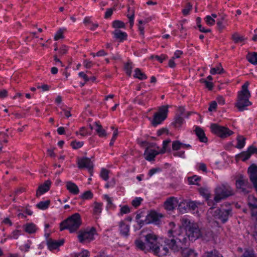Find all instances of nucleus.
<instances>
[{"instance_id":"obj_1","label":"nucleus","mask_w":257,"mask_h":257,"mask_svg":"<svg viewBox=\"0 0 257 257\" xmlns=\"http://www.w3.org/2000/svg\"><path fill=\"white\" fill-rule=\"evenodd\" d=\"M169 229L168 235L169 237L172 236L171 239L161 238L156 245L151 251L153 253L158 256H163L169 253V249L174 251H178L180 248L183 247V245L187 243V239L183 234L180 233L179 230H174L176 224L173 222L169 223Z\"/></svg>"},{"instance_id":"obj_2","label":"nucleus","mask_w":257,"mask_h":257,"mask_svg":"<svg viewBox=\"0 0 257 257\" xmlns=\"http://www.w3.org/2000/svg\"><path fill=\"white\" fill-rule=\"evenodd\" d=\"M182 223L184 228L185 232L182 231V227L179 225H176V227L174 228V230H180V233L183 234L189 242V241H194L202 236L201 230L196 223L191 222L187 218H183Z\"/></svg>"},{"instance_id":"obj_3","label":"nucleus","mask_w":257,"mask_h":257,"mask_svg":"<svg viewBox=\"0 0 257 257\" xmlns=\"http://www.w3.org/2000/svg\"><path fill=\"white\" fill-rule=\"evenodd\" d=\"M249 83L246 82L241 87V90L238 92L237 100L235 103V106L239 111H243L246 109V107L252 104L249 101L250 93L248 90Z\"/></svg>"},{"instance_id":"obj_4","label":"nucleus","mask_w":257,"mask_h":257,"mask_svg":"<svg viewBox=\"0 0 257 257\" xmlns=\"http://www.w3.org/2000/svg\"><path fill=\"white\" fill-rule=\"evenodd\" d=\"M81 218L78 213H74L60 223V230L68 229L70 232L76 231L81 224Z\"/></svg>"},{"instance_id":"obj_5","label":"nucleus","mask_w":257,"mask_h":257,"mask_svg":"<svg viewBox=\"0 0 257 257\" xmlns=\"http://www.w3.org/2000/svg\"><path fill=\"white\" fill-rule=\"evenodd\" d=\"M145 242H143L141 239H138L135 241L136 246L138 248L146 251L150 249L151 251L155 247L159 239L157 238L156 235L154 233H148L145 236Z\"/></svg>"},{"instance_id":"obj_6","label":"nucleus","mask_w":257,"mask_h":257,"mask_svg":"<svg viewBox=\"0 0 257 257\" xmlns=\"http://www.w3.org/2000/svg\"><path fill=\"white\" fill-rule=\"evenodd\" d=\"M214 192V201L215 203L219 202L221 200L234 194L233 189L227 184H221L215 188Z\"/></svg>"},{"instance_id":"obj_7","label":"nucleus","mask_w":257,"mask_h":257,"mask_svg":"<svg viewBox=\"0 0 257 257\" xmlns=\"http://www.w3.org/2000/svg\"><path fill=\"white\" fill-rule=\"evenodd\" d=\"M97 234L96 228L91 227L90 228H86L84 230L79 231L78 235V238L80 242L84 243L90 242L94 239V235Z\"/></svg>"},{"instance_id":"obj_8","label":"nucleus","mask_w":257,"mask_h":257,"mask_svg":"<svg viewBox=\"0 0 257 257\" xmlns=\"http://www.w3.org/2000/svg\"><path fill=\"white\" fill-rule=\"evenodd\" d=\"M168 105H163L159 107L158 111L155 113L151 124L156 126L161 124L167 117L168 113Z\"/></svg>"},{"instance_id":"obj_9","label":"nucleus","mask_w":257,"mask_h":257,"mask_svg":"<svg viewBox=\"0 0 257 257\" xmlns=\"http://www.w3.org/2000/svg\"><path fill=\"white\" fill-rule=\"evenodd\" d=\"M210 129L212 133L222 139L226 138L232 135L233 133V132L228 127L219 125L217 123L211 124Z\"/></svg>"},{"instance_id":"obj_10","label":"nucleus","mask_w":257,"mask_h":257,"mask_svg":"<svg viewBox=\"0 0 257 257\" xmlns=\"http://www.w3.org/2000/svg\"><path fill=\"white\" fill-rule=\"evenodd\" d=\"M231 213V209L230 208H218L214 211V216L215 218L221 220L222 223H225L228 219Z\"/></svg>"},{"instance_id":"obj_11","label":"nucleus","mask_w":257,"mask_h":257,"mask_svg":"<svg viewBox=\"0 0 257 257\" xmlns=\"http://www.w3.org/2000/svg\"><path fill=\"white\" fill-rule=\"evenodd\" d=\"M236 186L240 192L244 194H246L249 192L250 185L247 179L243 176H240L236 181Z\"/></svg>"},{"instance_id":"obj_12","label":"nucleus","mask_w":257,"mask_h":257,"mask_svg":"<svg viewBox=\"0 0 257 257\" xmlns=\"http://www.w3.org/2000/svg\"><path fill=\"white\" fill-rule=\"evenodd\" d=\"M77 164L79 169L86 168L91 175H92L93 164L90 159L87 157L79 158L77 161Z\"/></svg>"},{"instance_id":"obj_13","label":"nucleus","mask_w":257,"mask_h":257,"mask_svg":"<svg viewBox=\"0 0 257 257\" xmlns=\"http://www.w3.org/2000/svg\"><path fill=\"white\" fill-rule=\"evenodd\" d=\"M163 215L161 213H158L155 211H151L146 216V223H154L155 224H159L161 222V219Z\"/></svg>"},{"instance_id":"obj_14","label":"nucleus","mask_w":257,"mask_h":257,"mask_svg":"<svg viewBox=\"0 0 257 257\" xmlns=\"http://www.w3.org/2000/svg\"><path fill=\"white\" fill-rule=\"evenodd\" d=\"M248 173L251 182L257 193V165L253 164L248 168Z\"/></svg>"},{"instance_id":"obj_15","label":"nucleus","mask_w":257,"mask_h":257,"mask_svg":"<svg viewBox=\"0 0 257 257\" xmlns=\"http://www.w3.org/2000/svg\"><path fill=\"white\" fill-rule=\"evenodd\" d=\"M179 202L176 198L171 197L169 198L164 202V208L168 211H172L177 206Z\"/></svg>"},{"instance_id":"obj_16","label":"nucleus","mask_w":257,"mask_h":257,"mask_svg":"<svg viewBox=\"0 0 257 257\" xmlns=\"http://www.w3.org/2000/svg\"><path fill=\"white\" fill-rule=\"evenodd\" d=\"M51 182L49 180H47L45 183L40 185L36 191V196L39 197L42 195L48 192L50 188Z\"/></svg>"},{"instance_id":"obj_17","label":"nucleus","mask_w":257,"mask_h":257,"mask_svg":"<svg viewBox=\"0 0 257 257\" xmlns=\"http://www.w3.org/2000/svg\"><path fill=\"white\" fill-rule=\"evenodd\" d=\"M189 242L187 240V243L186 244H183V247L180 248L179 250H182V254L183 257H196L197 253L195 252L194 250L186 247L189 245Z\"/></svg>"},{"instance_id":"obj_18","label":"nucleus","mask_w":257,"mask_h":257,"mask_svg":"<svg viewBox=\"0 0 257 257\" xmlns=\"http://www.w3.org/2000/svg\"><path fill=\"white\" fill-rule=\"evenodd\" d=\"M64 241L63 240H56L53 239H48L47 241L48 248L50 250H53L58 248L59 246L63 245Z\"/></svg>"},{"instance_id":"obj_19","label":"nucleus","mask_w":257,"mask_h":257,"mask_svg":"<svg viewBox=\"0 0 257 257\" xmlns=\"http://www.w3.org/2000/svg\"><path fill=\"white\" fill-rule=\"evenodd\" d=\"M150 99L149 95L142 93L136 97L134 100L135 103L143 106H145Z\"/></svg>"},{"instance_id":"obj_20","label":"nucleus","mask_w":257,"mask_h":257,"mask_svg":"<svg viewBox=\"0 0 257 257\" xmlns=\"http://www.w3.org/2000/svg\"><path fill=\"white\" fill-rule=\"evenodd\" d=\"M172 148L173 151H178L181 148L190 149L192 147L190 144H184L179 141L176 140L172 142Z\"/></svg>"},{"instance_id":"obj_21","label":"nucleus","mask_w":257,"mask_h":257,"mask_svg":"<svg viewBox=\"0 0 257 257\" xmlns=\"http://www.w3.org/2000/svg\"><path fill=\"white\" fill-rule=\"evenodd\" d=\"M112 34L113 35V38L119 42H123L126 40L127 35L126 33L122 32L119 29H115Z\"/></svg>"},{"instance_id":"obj_22","label":"nucleus","mask_w":257,"mask_h":257,"mask_svg":"<svg viewBox=\"0 0 257 257\" xmlns=\"http://www.w3.org/2000/svg\"><path fill=\"white\" fill-rule=\"evenodd\" d=\"M227 20L225 15L221 16L218 18L216 22L217 28L220 32L225 29L227 26Z\"/></svg>"},{"instance_id":"obj_23","label":"nucleus","mask_w":257,"mask_h":257,"mask_svg":"<svg viewBox=\"0 0 257 257\" xmlns=\"http://www.w3.org/2000/svg\"><path fill=\"white\" fill-rule=\"evenodd\" d=\"M158 155V151L155 150L149 149L147 148L144 152L145 159L148 161L154 160L156 156Z\"/></svg>"},{"instance_id":"obj_24","label":"nucleus","mask_w":257,"mask_h":257,"mask_svg":"<svg viewBox=\"0 0 257 257\" xmlns=\"http://www.w3.org/2000/svg\"><path fill=\"white\" fill-rule=\"evenodd\" d=\"M66 187L67 189L73 195H77L79 193V189L78 187L73 182L71 181L67 182Z\"/></svg>"},{"instance_id":"obj_25","label":"nucleus","mask_w":257,"mask_h":257,"mask_svg":"<svg viewBox=\"0 0 257 257\" xmlns=\"http://www.w3.org/2000/svg\"><path fill=\"white\" fill-rule=\"evenodd\" d=\"M247 204L251 209L255 210L257 209V198L253 195H249L247 198Z\"/></svg>"},{"instance_id":"obj_26","label":"nucleus","mask_w":257,"mask_h":257,"mask_svg":"<svg viewBox=\"0 0 257 257\" xmlns=\"http://www.w3.org/2000/svg\"><path fill=\"white\" fill-rule=\"evenodd\" d=\"M199 193L200 195H202L207 201V204L208 205L211 206V205H214V203L213 202V201L209 200L210 197V193L208 189L204 188H201L199 189Z\"/></svg>"},{"instance_id":"obj_27","label":"nucleus","mask_w":257,"mask_h":257,"mask_svg":"<svg viewBox=\"0 0 257 257\" xmlns=\"http://www.w3.org/2000/svg\"><path fill=\"white\" fill-rule=\"evenodd\" d=\"M119 231L121 235L127 236L129 234L130 226L121 221L119 223Z\"/></svg>"},{"instance_id":"obj_28","label":"nucleus","mask_w":257,"mask_h":257,"mask_svg":"<svg viewBox=\"0 0 257 257\" xmlns=\"http://www.w3.org/2000/svg\"><path fill=\"white\" fill-rule=\"evenodd\" d=\"M195 134L200 142L202 143L207 142V138L206 137L204 131L201 128L197 127L195 129Z\"/></svg>"},{"instance_id":"obj_29","label":"nucleus","mask_w":257,"mask_h":257,"mask_svg":"<svg viewBox=\"0 0 257 257\" xmlns=\"http://www.w3.org/2000/svg\"><path fill=\"white\" fill-rule=\"evenodd\" d=\"M127 12L128 14L126 15V17L129 20V23L131 27H132L134 25V18H135V10L133 8H131L130 5L127 6Z\"/></svg>"},{"instance_id":"obj_30","label":"nucleus","mask_w":257,"mask_h":257,"mask_svg":"<svg viewBox=\"0 0 257 257\" xmlns=\"http://www.w3.org/2000/svg\"><path fill=\"white\" fill-rule=\"evenodd\" d=\"M51 201L50 200L41 201L36 205V207L39 209L45 210L49 207Z\"/></svg>"},{"instance_id":"obj_31","label":"nucleus","mask_w":257,"mask_h":257,"mask_svg":"<svg viewBox=\"0 0 257 257\" xmlns=\"http://www.w3.org/2000/svg\"><path fill=\"white\" fill-rule=\"evenodd\" d=\"M103 204L102 203L95 202L94 203L93 214L95 215H99L102 210Z\"/></svg>"},{"instance_id":"obj_32","label":"nucleus","mask_w":257,"mask_h":257,"mask_svg":"<svg viewBox=\"0 0 257 257\" xmlns=\"http://www.w3.org/2000/svg\"><path fill=\"white\" fill-rule=\"evenodd\" d=\"M134 77L140 80H145L147 78L146 75L144 72H142L139 68L135 69Z\"/></svg>"},{"instance_id":"obj_33","label":"nucleus","mask_w":257,"mask_h":257,"mask_svg":"<svg viewBox=\"0 0 257 257\" xmlns=\"http://www.w3.org/2000/svg\"><path fill=\"white\" fill-rule=\"evenodd\" d=\"M247 60L254 65H257V52L248 53L246 56Z\"/></svg>"},{"instance_id":"obj_34","label":"nucleus","mask_w":257,"mask_h":257,"mask_svg":"<svg viewBox=\"0 0 257 257\" xmlns=\"http://www.w3.org/2000/svg\"><path fill=\"white\" fill-rule=\"evenodd\" d=\"M202 257H223L218 251L214 250L204 253Z\"/></svg>"},{"instance_id":"obj_35","label":"nucleus","mask_w":257,"mask_h":257,"mask_svg":"<svg viewBox=\"0 0 257 257\" xmlns=\"http://www.w3.org/2000/svg\"><path fill=\"white\" fill-rule=\"evenodd\" d=\"M231 39L235 43L242 42L245 40V38L239 35L237 33H234L232 35Z\"/></svg>"},{"instance_id":"obj_36","label":"nucleus","mask_w":257,"mask_h":257,"mask_svg":"<svg viewBox=\"0 0 257 257\" xmlns=\"http://www.w3.org/2000/svg\"><path fill=\"white\" fill-rule=\"evenodd\" d=\"M95 124L96 126V132L98 134V136L100 137H103L106 136V131L102 128L101 125L97 122H95Z\"/></svg>"},{"instance_id":"obj_37","label":"nucleus","mask_w":257,"mask_h":257,"mask_svg":"<svg viewBox=\"0 0 257 257\" xmlns=\"http://www.w3.org/2000/svg\"><path fill=\"white\" fill-rule=\"evenodd\" d=\"M223 69L220 64L218 65L215 67L211 68L210 73L212 75H215L216 74H221L223 72Z\"/></svg>"},{"instance_id":"obj_38","label":"nucleus","mask_w":257,"mask_h":257,"mask_svg":"<svg viewBox=\"0 0 257 257\" xmlns=\"http://www.w3.org/2000/svg\"><path fill=\"white\" fill-rule=\"evenodd\" d=\"M184 121V118L178 115L175 117V120L173 122H172V124L174 125L175 127H179L181 126Z\"/></svg>"},{"instance_id":"obj_39","label":"nucleus","mask_w":257,"mask_h":257,"mask_svg":"<svg viewBox=\"0 0 257 257\" xmlns=\"http://www.w3.org/2000/svg\"><path fill=\"white\" fill-rule=\"evenodd\" d=\"M201 179L200 177L197 175H194L192 177L188 178L189 184L190 185H197L198 182Z\"/></svg>"},{"instance_id":"obj_40","label":"nucleus","mask_w":257,"mask_h":257,"mask_svg":"<svg viewBox=\"0 0 257 257\" xmlns=\"http://www.w3.org/2000/svg\"><path fill=\"white\" fill-rule=\"evenodd\" d=\"M93 196V194L92 192L88 190L82 194L81 196H80V198L83 200H89L92 198Z\"/></svg>"},{"instance_id":"obj_41","label":"nucleus","mask_w":257,"mask_h":257,"mask_svg":"<svg viewBox=\"0 0 257 257\" xmlns=\"http://www.w3.org/2000/svg\"><path fill=\"white\" fill-rule=\"evenodd\" d=\"M245 139L242 136L238 137L237 139V144L236 147L238 149H242L245 145Z\"/></svg>"},{"instance_id":"obj_42","label":"nucleus","mask_w":257,"mask_h":257,"mask_svg":"<svg viewBox=\"0 0 257 257\" xmlns=\"http://www.w3.org/2000/svg\"><path fill=\"white\" fill-rule=\"evenodd\" d=\"M103 198L107 202L106 208L107 209H112L114 207V205L112 203V199L110 198L108 195H104Z\"/></svg>"},{"instance_id":"obj_43","label":"nucleus","mask_w":257,"mask_h":257,"mask_svg":"<svg viewBox=\"0 0 257 257\" xmlns=\"http://www.w3.org/2000/svg\"><path fill=\"white\" fill-rule=\"evenodd\" d=\"M192 9V5L190 3H186L184 9L182 10L183 15L185 16H187Z\"/></svg>"},{"instance_id":"obj_44","label":"nucleus","mask_w":257,"mask_h":257,"mask_svg":"<svg viewBox=\"0 0 257 257\" xmlns=\"http://www.w3.org/2000/svg\"><path fill=\"white\" fill-rule=\"evenodd\" d=\"M250 157V153L248 152L247 151L246 152H243L238 156V158L239 159L241 160L242 161H245L247 159H248Z\"/></svg>"},{"instance_id":"obj_45","label":"nucleus","mask_w":257,"mask_h":257,"mask_svg":"<svg viewBox=\"0 0 257 257\" xmlns=\"http://www.w3.org/2000/svg\"><path fill=\"white\" fill-rule=\"evenodd\" d=\"M112 26L116 29L125 28V24L119 20H115L112 23Z\"/></svg>"},{"instance_id":"obj_46","label":"nucleus","mask_w":257,"mask_h":257,"mask_svg":"<svg viewBox=\"0 0 257 257\" xmlns=\"http://www.w3.org/2000/svg\"><path fill=\"white\" fill-rule=\"evenodd\" d=\"M241 257H256L254 251L252 249H246Z\"/></svg>"},{"instance_id":"obj_47","label":"nucleus","mask_w":257,"mask_h":257,"mask_svg":"<svg viewBox=\"0 0 257 257\" xmlns=\"http://www.w3.org/2000/svg\"><path fill=\"white\" fill-rule=\"evenodd\" d=\"M204 21L205 23L209 26H211L214 25L215 21L211 16H206L204 19Z\"/></svg>"},{"instance_id":"obj_48","label":"nucleus","mask_w":257,"mask_h":257,"mask_svg":"<svg viewBox=\"0 0 257 257\" xmlns=\"http://www.w3.org/2000/svg\"><path fill=\"white\" fill-rule=\"evenodd\" d=\"M109 171L106 169H102L100 172V176L104 181H107L109 178Z\"/></svg>"},{"instance_id":"obj_49","label":"nucleus","mask_w":257,"mask_h":257,"mask_svg":"<svg viewBox=\"0 0 257 257\" xmlns=\"http://www.w3.org/2000/svg\"><path fill=\"white\" fill-rule=\"evenodd\" d=\"M72 257H89V252L84 250L79 253H74L72 254Z\"/></svg>"},{"instance_id":"obj_50","label":"nucleus","mask_w":257,"mask_h":257,"mask_svg":"<svg viewBox=\"0 0 257 257\" xmlns=\"http://www.w3.org/2000/svg\"><path fill=\"white\" fill-rule=\"evenodd\" d=\"M84 145V143L83 142H77V141H73L71 143V146L74 149H78L81 148Z\"/></svg>"},{"instance_id":"obj_51","label":"nucleus","mask_w":257,"mask_h":257,"mask_svg":"<svg viewBox=\"0 0 257 257\" xmlns=\"http://www.w3.org/2000/svg\"><path fill=\"white\" fill-rule=\"evenodd\" d=\"M31 242L30 240H28V242L25 244L21 245L20 247V249L23 251H28L31 248Z\"/></svg>"},{"instance_id":"obj_52","label":"nucleus","mask_w":257,"mask_h":257,"mask_svg":"<svg viewBox=\"0 0 257 257\" xmlns=\"http://www.w3.org/2000/svg\"><path fill=\"white\" fill-rule=\"evenodd\" d=\"M200 82L202 83H204L206 87L209 90H212L213 87L212 82L208 81L204 79H201L200 80Z\"/></svg>"},{"instance_id":"obj_53","label":"nucleus","mask_w":257,"mask_h":257,"mask_svg":"<svg viewBox=\"0 0 257 257\" xmlns=\"http://www.w3.org/2000/svg\"><path fill=\"white\" fill-rule=\"evenodd\" d=\"M124 68L126 71V74L130 76L132 74V69H133V66H132V63L131 62H127L126 64H125L124 66Z\"/></svg>"},{"instance_id":"obj_54","label":"nucleus","mask_w":257,"mask_h":257,"mask_svg":"<svg viewBox=\"0 0 257 257\" xmlns=\"http://www.w3.org/2000/svg\"><path fill=\"white\" fill-rule=\"evenodd\" d=\"M143 199L141 197H136L132 202V204L133 206L137 207L140 205Z\"/></svg>"},{"instance_id":"obj_55","label":"nucleus","mask_w":257,"mask_h":257,"mask_svg":"<svg viewBox=\"0 0 257 257\" xmlns=\"http://www.w3.org/2000/svg\"><path fill=\"white\" fill-rule=\"evenodd\" d=\"M155 59L160 63H162L164 60H166L168 57L165 54H161L160 56L155 55L154 56Z\"/></svg>"},{"instance_id":"obj_56","label":"nucleus","mask_w":257,"mask_h":257,"mask_svg":"<svg viewBox=\"0 0 257 257\" xmlns=\"http://www.w3.org/2000/svg\"><path fill=\"white\" fill-rule=\"evenodd\" d=\"M197 203L195 201H189L187 202L186 206L194 210L197 207Z\"/></svg>"},{"instance_id":"obj_57","label":"nucleus","mask_w":257,"mask_h":257,"mask_svg":"<svg viewBox=\"0 0 257 257\" xmlns=\"http://www.w3.org/2000/svg\"><path fill=\"white\" fill-rule=\"evenodd\" d=\"M197 169L198 170L202 171L204 172H207L206 166L204 163H198L197 165Z\"/></svg>"},{"instance_id":"obj_58","label":"nucleus","mask_w":257,"mask_h":257,"mask_svg":"<svg viewBox=\"0 0 257 257\" xmlns=\"http://www.w3.org/2000/svg\"><path fill=\"white\" fill-rule=\"evenodd\" d=\"M130 212V208L126 205L123 206L120 209V213L121 215L127 214Z\"/></svg>"},{"instance_id":"obj_59","label":"nucleus","mask_w":257,"mask_h":257,"mask_svg":"<svg viewBox=\"0 0 257 257\" xmlns=\"http://www.w3.org/2000/svg\"><path fill=\"white\" fill-rule=\"evenodd\" d=\"M173 156L175 157H178L181 158H185V151H180L178 152H174L173 153Z\"/></svg>"},{"instance_id":"obj_60","label":"nucleus","mask_w":257,"mask_h":257,"mask_svg":"<svg viewBox=\"0 0 257 257\" xmlns=\"http://www.w3.org/2000/svg\"><path fill=\"white\" fill-rule=\"evenodd\" d=\"M217 107V102L216 101H213L210 102L208 110L209 111H212L216 109Z\"/></svg>"},{"instance_id":"obj_61","label":"nucleus","mask_w":257,"mask_h":257,"mask_svg":"<svg viewBox=\"0 0 257 257\" xmlns=\"http://www.w3.org/2000/svg\"><path fill=\"white\" fill-rule=\"evenodd\" d=\"M63 37V31L61 30H59L55 34L54 37L55 40L57 41Z\"/></svg>"},{"instance_id":"obj_62","label":"nucleus","mask_w":257,"mask_h":257,"mask_svg":"<svg viewBox=\"0 0 257 257\" xmlns=\"http://www.w3.org/2000/svg\"><path fill=\"white\" fill-rule=\"evenodd\" d=\"M117 136V131L115 130L114 131V132L113 133L111 141L110 142V143H109V145L110 146H112L113 145L116 139Z\"/></svg>"},{"instance_id":"obj_63","label":"nucleus","mask_w":257,"mask_h":257,"mask_svg":"<svg viewBox=\"0 0 257 257\" xmlns=\"http://www.w3.org/2000/svg\"><path fill=\"white\" fill-rule=\"evenodd\" d=\"M216 102L219 105H224L225 104V99L222 96H218L216 98Z\"/></svg>"},{"instance_id":"obj_64","label":"nucleus","mask_w":257,"mask_h":257,"mask_svg":"<svg viewBox=\"0 0 257 257\" xmlns=\"http://www.w3.org/2000/svg\"><path fill=\"white\" fill-rule=\"evenodd\" d=\"M182 54L183 52L181 50H178L174 52V55L172 58H173L174 59L179 58L181 55H182Z\"/></svg>"}]
</instances>
